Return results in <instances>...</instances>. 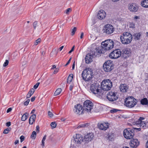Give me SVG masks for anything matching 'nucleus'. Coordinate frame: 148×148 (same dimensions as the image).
Wrapping results in <instances>:
<instances>
[{
    "label": "nucleus",
    "mask_w": 148,
    "mask_h": 148,
    "mask_svg": "<svg viewBox=\"0 0 148 148\" xmlns=\"http://www.w3.org/2000/svg\"><path fill=\"white\" fill-rule=\"evenodd\" d=\"M73 110L75 113L79 115L82 114L83 111L84 112L83 110L82 106L79 104L75 106Z\"/></svg>",
    "instance_id": "9b49d317"
},
{
    "label": "nucleus",
    "mask_w": 148,
    "mask_h": 148,
    "mask_svg": "<svg viewBox=\"0 0 148 148\" xmlns=\"http://www.w3.org/2000/svg\"><path fill=\"white\" fill-rule=\"evenodd\" d=\"M76 30L77 28L76 27H74L72 30L71 34V35L73 36L75 32L76 31Z\"/></svg>",
    "instance_id": "a19ab883"
},
{
    "label": "nucleus",
    "mask_w": 148,
    "mask_h": 148,
    "mask_svg": "<svg viewBox=\"0 0 148 148\" xmlns=\"http://www.w3.org/2000/svg\"><path fill=\"white\" fill-rule=\"evenodd\" d=\"M83 138L82 137L81 135L77 134L73 141H74L77 144H80L83 141Z\"/></svg>",
    "instance_id": "2eb2a0df"
},
{
    "label": "nucleus",
    "mask_w": 148,
    "mask_h": 148,
    "mask_svg": "<svg viewBox=\"0 0 148 148\" xmlns=\"http://www.w3.org/2000/svg\"><path fill=\"white\" fill-rule=\"evenodd\" d=\"M36 118V115L35 114L32 115L29 119V123L30 124L32 125L35 121Z\"/></svg>",
    "instance_id": "b1692460"
},
{
    "label": "nucleus",
    "mask_w": 148,
    "mask_h": 148,
    "mask_svg": "<svg viewBox=\"0 0 148 148\" xmlns=\"http://www.w3.org/2000/svg\"><path fill=\"white\" fill-rule=\"evenodd\" d=\"M129 9L131 12H136L137 11L138 7L135 3H132L130 4Z\"/></svg>",
    "instance_id": "a211bd4d"
},
{
    "label": "nucleus",
    "mask_w": 148,
    "mask_h": 148,
    "mask_svg": "<svg viewBox=\"0 0 148 148\" xmlns=\"http://www.w3.org/2000/svg\"><path fill=\"white\" fill-rule=\"evenodd\" d=\"M41 41V39L40 38H39L37 40H36L34 42V45H36L38 44Z\"/></svg>",
    "instance_id": "58836bf2"
},
{
    "label": "nucleus",
    "mask_w": 148,
    "mask_h": 148,
    "mask_svg": "<svg viewBox=\"0 0 148 148\" xmlns=\"http://www.w3.org/2000/svg\"><path fill=\"white\" fill-rule=\"evenodd\" d=\"M129 27L130 28H134L135 27V23L133 22L129 23Z\"/></svg>",
    "instance_id": "c9c22d12"
},
{
    "label": "nucleus",
    "mask_w": 148,
    "mask_h": 148,
    "mask_svg": "<svg viewBox=\"0 0 148 148\" xmlns=\"http://www.w3.org/2000/svg\"><path fill=\"white\" fill-rule=\"evenodd\" d=\"M114 29L113 26L109 24L105 25L103 29V33L109 35L111 34L114 31Z\"/></svg>",
    "instance_id": "1a4fd4ad"
},
{
    "label": "nucleus",
    "mask_w": 148,
    "mask_h": 148,
    "mask_svg": "<svg viewBox=\"0 0 148 148\" xmlns=\"http://www.w3.org/2000/svg\"><path fill=\"white\" fill-rule=\"evenodd\" d=\"M71 59V58H70V59L68 61L67 63L65 65H64L65 66H66L68 65L69 64V63L70 62Z\"/></svg>",
    "instance_id": "3c124183"
},
{
    "label": "nucleus",
    "mask_w": 148,
    "mask_h": 148,
    "mask_svg": "<svg viewBox=\"0 0 148 148\" xmlns=\"http://www.w3.org/2000/svg\"><path fill=\"white\" fill-rule=\"evenodd\" d=\"M141 4L143 7L148 8V0H143L141 2Z\"/></svg>",
    "instance_id": "a878e982"
},
{
    "label": "nucleus",
    "mask_w": 148,
    "mask_h": 148,
    "mask_svg": "<svg viewBox=\"0 0 148 148\" xmlns=\"http://www.w3.org/2000/svg\"><path fill=\"white\" fill-rule=\"evenodd\" d=\"M106 13L103 10L99 11L97 14V17L99 19L101 20L105 18L106 16Z\"/></svg>",
    "instance_id": "f3484780"
},
{
    "label": "nucleus",
    "mask_w": 148,
    "mask_h": 148,
    "mask_svg": "<svg viewBox=\"0 0 148 148\" xmlns=\"http://www.w3.org/2000/svg\"><path fill=\"white\" fill-rule=\"evenodd\" d=\"M48 114L49 116L50 117H52L53 116V114L50 111H48Z\"/></svg>",
    "instance_id": "8fccbe9b"
},
{
    "label": "nucleus",
    "mask_w": 148,
    "mask_h": 148,
    "mask_svg": "<svg viewBox=\"0 0 148 148\" xmlns=\"http://www.w3.org/2000/svg\"><path fill=\"white\" fill-rule=\"evenodd\" d=\"M102 51L101 49H99V48H96L95 50L91 52L92 57L94 58L95 57H99L100 54L102 53Z\"/></svg>",
    "instance_id": "4468645a"
},
{
    "label": "nucleus",
    "mask_w": 148,
    "mask_h": 148,
    "mask_svg": "<svg viewBox=\"0 0 148 148\" xmlns=\"http://www.w3.org/2000/svg\"><path fill=\"white\" fill-rule=\"evenodd\" d=\"M116 95L114 92H110L107 94V98L110 101H115L118 99Z\"/></svg>",
    "instance_id": "f8f14e48"
},
{
    "label": "nucleus",
    "mask_w": 148,
    "mask_h": 148,
    "mask_svg": "<svg viewBox=\"0 0 148 148\" xmlns=\"http://www.w3.org/2000/svg\"><path fill=\"white\" fill-rule=\"evenodd\" d=\"M144 119V118L143 117H140L139 119L135 122L134 124L136 125L138 127H140L142 120Z\"/></svg>",
    "instance_id": "bb28decb"
},
{
    "label": "nucleus",
    "mask_w": 148,
    "mask_h": 148,
    "mask_svg": "<svg viewBox=\"0 0 148 148\" xmlns=\"http://www.w3.org/2000/svg\"><path fill=\"white\" fill-rule=\"evenodd\" d=\"M58 70H59V69H56V70H55L54 71V74H56V73L58 71Z\"/></svg>",
    "instance_id": "0e129e2a"
},
{
    "label": "nucleus",
    "mask_w": 148,
    "mask_h": 148,
    "mask_svg": "<svg viewBox=\"0 0 148 148\" xmlns=\"http://www.w3.org/2000/svg\"><path fill=\"white\" fill-rule=\"evenodd\" d=\"M18 143H19V140H16L15 141V142H14V143L15 145H16Z\"/></svg>",
    "instance_id": "774afa93"
},
{
    "label": "nucleus",
    "mask_w": 148,
    "mask_h": 148,
    "mask_svg": "<svg viewBox=\"0 0 148 148\" xmlns=\"http://www.w3.org/2000/svg\"><path fill=\"white\" fill-rule=\"evenodd\" d=\"M36 132L35 131H33L31 136V138L32 139H35L36 137Z\"/></svg>",
    "instance_id": "e433bc0d"
},
{
    "label": "nucleus",
    "mask_w": 148,
    "mask_h": 148,
    "mask_svg": "<svg viewBox=\"0 0 148 148\" xmlns=\"http://www.w3.org/2000/svg\"><path fill=\"white\" fill-rule=\"evenodd\" d=\"M74 47H75L74 46L73 47L71 50L70 51H69V53H71L72 51H74Z\"/></svg>",
    "instance_id": "864d4df0"
},
{
    "label": "nucleus",
    "mask_w": 148,
    "mask_h": 148,
    "mask_svg": "<svg viewBox=\"0 0 148 148\" xmlns=\"http://www.w3.org/2000/svg\"><path fill=\"white\" fill-rule=\"evenodd\" d=\"M89 125V124L88 123L83 124L79 125L77 128H79L82 127H88Z\"/></svg>",
    "instance_id": "7c9ffc66"
},
{
    "label": "nucleus",
    "mask_w": 148,
    "mask_h": 148,
    "mask_svg": "<svg viewBox=\"0 0 148 148\" xmlns=\"http://www.w3.org/2000/svg\"><path fill=\"white\" fill-rule=\"evenodd\" d=\"M142 105H147L148 104V101L146 98H144L142 99L140 101Z\"/></svg>",
    "instance_id": "c85d7f7f"
},
{
    "label": "nucleus",
    "mask_w": 148,
    "mask_h": 148,
    "mask_svg": "<svg viewBox=\"0 0 148 148\" xmlns=\"http://www.w3.org/2000/svg\"><path fill=\"white\" fill-rule=\"evenodd\" d=\"M133 128L134 129V130H137L138 131H140L141 130V128H135V127H133Z\"/></svg>",
    "instance_id": "bf43d9fd"
},
{
    "label": "nucleus",
    "mask_w": 148,
    "mask_h": 148,
    "mask_svg": "<svg viewBox=\"0 0 148 148\" xmlns=\"http://www.w3.org/2000/svg\"><path fill=\"white\" fill-rule=\"evenodd\" d=\"M94 136L93 134L92 133H88L84 136V140L86 141H90L93 139Z\"/></svg>",
    "instance_id": "aec40b11"
},
{
    "label": "nucleus",
    "mask_w": 148,
    "mask_h": 148,
    "mask_svg": "<svg viewBox=\"0 0 148 148\" xmlns=\"http://www.w3.org/2000/svg\"><path fill=\"white\" fill-rule=\"evenodd\" d=\"M62 89L61 88H58L57 89L56 91L54 93V95L55 96H57L58 95H59L61 92Z\"/></svg>",
    "instance_id": "2f4dec72"
},
{
    "label": "nucleus",
    "mask_w": 148,
    "mask_h": 148,
    "mask_svg": "<svg viewBox=\"0 0 148 148\" xmlns=\"http://www.w3.org/2000/svg\"><path fill=\"white\" fill-rule=\"evenodd\" d=\"M120 38L121 43L124 45L130 44L132 39V36L128 32H124L120 36Z\"/></svg>",
    "instance_id": "f257e3e1"
},
{
    "label": "nucleus",
    "mask_w": 148,
    "mask_h": 148,
    "mask_svg": "<svg viewBox=\"0 0 148 148\" xmlns=\"http://www.w3.org/2000/svg\"><path fill=\"white\" fill-rule=\"evenodd\" d=\"M71 9L70 8H68L66 10V14H69V12L70 11H71Z\"/></svg>",
    "instance_id": "5fc2aeb1"
},
{
    "label": "nucleus",
    "mask_w": 148,
    "mask_h": 148,
    "mask_svg": "<svg viewBox=\"0 0 148 148\" xmlns=\"http://www.w3.org/2000/svg\"><path fill=\"white\" fill-rule=\"evenodd\" d=\"M103 69L106 72L111 71L114 69V65L112 62L110 60L106 61L103 65Z\"/></svg>",
    "instance_id": "6e6552de"
},
{
    "label": "nucleus",
    "mask_w": 148,
    "mask_h": 148,
    "mask_svg": "<svg viewBox=\"0 0 148 148\" xmlns=\"http://www.w3.org/2000/svg\"><path fill=\"white\" fill-rule=\"evenodd\" d=\"M31 96L28 93L26 95V97L27 98H28L30 97Z\"/></svg>",
    "instance_id": "052dcab7"
},
{
    "label": "nucleus",
    "mask_w": 148,
    "mask_h": 148,
    "mask_svg": "<svg viewBox=\"0 0 148 148\" xmlns=\"http://www.w3.org/2000/svg\"><path fill=\"white\" fill-rule=\"evenodd\" d=\"M93 103L90 100H86L84 103L83 110L84 112H90L93 108Z\"/></svg>",
    "instance_id": "423d86ee"
},
{
    "label": "nucleus",
    "mask_w": 148,
    "mask_h": 148,
    "mask_svg": "<svg viewBox=\"0 0 148 148\" xmlns=\"http://www.w3.org/2000/svg\"><path fill=\"white\" fill-rule=\"evenodd\" d=\"M90 90L97 96L102 97L103 95L104 92L102 91L101 89H99L98 87L94 84L91 85Z\"/></svg>",
    "instance_id": "39448f33"
},
{
    "label": "nucleus",
    "mask_w": 148,
    "mask_h": 148,
    "mask_svg": "<svg viewBox=\"0 0 148 148\" xmlns=\"http://www.w3.org/2000/svg\"><path fill=\"white\" fill-rule=\"evenodd\" d=\"M50 125L53 128H55L56 126V125L55 122H52L50 124Z\"/></svg>",
    "instance_id": "79ce46f5"
},
{
    "label": "nucleus",
    "mask_w": 148,
    "mask_h": 148,
    "mask_svg": "<svg viewBox=\"0 0 148 148\" xmlns=\"http://www.w3.org/2000/svg\"><path fill=\"white\" fill-rule=\"evenodd\" d=\"M101 45L103 49L106 50H109L113 48L114 42L112 40L108 39L102 42Z\"/></svg>",
    "instance_id": "f03ea898"
},
{
    "label": "nucleus",
    "mask_w": 148,
    "mask_h": 148,
    "mask_svg": "<svg viewBox=\"0 0 148 148\" xmlns=\"http://www.w3.org/2000/svg\"><path fill=\"white\" fill-rule=\"evenodd\" d=\"M118 110L115 109H113L112 110H111L110 111V112L111 113H113L115 112H117L118 111Z\"/></svg>",
    "instance_id": "37998d69"
},
{
    "label": "nucleus",
    "mask_w": 148,
    "mask_h": 148,
    "mask_svg": "<svg viewBox=\"0 0 148 148\" xmlns=\"http://www.w3.org/2000/svg\"><path fill=\"white\" fill-rule=\"evenodd\" d=\"M120 91L123 92H127L128 89V86L125 84H121L119 86Z\"/></svg>",
    "instance_id": "6ab92c4d"
},
{
    "label": "nucleus",
    "mask_w": 148,
    "mask_h": 148,
    "mask_svg": "<svg viewBox=\"0 0 148 148\" xmlns=\"http://www.w3.org/2000/svg\"><path fill=\"white\" fill-rule=\"evenodd\" d=\"M139 142L137 139H133L131 140L130 145L131 147L136 148L139 145Z\"/></svg>",
    "instance_id": "dca6fc26"
},
{
    "label": "nucleus",
    "mask_w": 148,
    "mask_h": 148,
    "mask_svg": "<svg viewBox=\"0 0 148 148\" xmlns=\"http://www.w3.org/2000/svg\"><path fill=\"white\" fill-rule=\"evenodd\" d=\"M35 97H32L31 99V101L32 102L34 101L35 100Z\"/></svg>",
    "instance_id": "13d9d810"
},
{
    "label": "nucleus",
    "mask_w": 148,
    "mask_h": 148,
    "mask_svg": "<svg viewBox=\"0 0 148 148\" xmlns=\"http://www.w3.org/2000/svg\"><path fill=\"white\" fill-rule=\"evenodd\" d=\"M30 101V100L29 99H27L26 101H25L24 103V105L25 106H27L28 105L29 102Z\"/></svg>",
    "instance_id": "de8ad7c7"
},
{
    "label": "nucleus",
    "mask_w": 148,
    "mask_h": 148,
    "mask_svg": "<svg viewBox=\"0 0 148 148\" xmlns=\"http://www.w3.org/2000/svg\"><path fill=\"white\" fill-rule=\"evenodd\" d=\"M37 25V21H35L33 23V26L34 29H36Z\"/></svg>",
    "instance_id": "09e8293b"
},
{
    "label": "nucleus",
    "mask_w": 148,
    "mask_h": 148,
    "mask_svg": "<svg viewBox=\"0 0 148 148\" xmlns=\"http://www.w3.org/2000/svg\"><path fill=\"white\" fill-rule=\"evenodd\" d=\"M36 131L37 132L38 131V132L39 131V127L38 126H37L36 127Z\"/></svg>",
    "instance_id": "338daca9"
},
{
    "label": "nucleus",
    "mask_w": 148,
    "mask_h": 148,
    "mask_svg": "<svg viewBox=\"0 0 148 148\" xmlns=\"http://www.w3.org/2000/svg\"><path fill=\"white\" fill-rule=\"evenodd\" d=\"M46 136H47L46 135H45V136L43 137L42 140L45 141L46 139Z\"/></svg>",
    "instance_id": "69168bd1"
},
{
    "label": "nucleus",
    "mask_w": 148,
    "mask_h": 148,
    "mask_svg": "<svg viewBox=\"0 0 148 148\" xmlns=\"http://www.w3.org/2000/svg\"><path fill=\"white\" fill-rule=\"evenodd\" d=\"M137 102V100L133 97H128L125 101V105L127 107L130 108L134 107Z\"/></svg>",
    "instance_id": "7ed1b4c3"
},
{
    "label": "nucleus",
    "mask_w": 148,
    "mask_h": 148,
    "mask_svg": "<svg viewBox=\"0 0 148 148\" xmlns=\"http://www.w3.org/2000/svg\"><path fill=\"white\" fill-rule=\"evenodd\" d=\"M84 74L91 75L92 76L93 75L92 70L89 68H87L83 71L82 75H83Z\"/></svg>",
    "instance_id": "412c9836"
},
{
    "label": "nucleus",
    "mask_w": 148,
    "mask_h": 148,
    "mask_svg": "<svg viewBox=\"0 0 148 148\" xmlns=\"http://www.w3.org/2000/svg\"><path fill=\"white\" fill-rule=\"evenodd\" d=\"M114 138V135L112 134H108V139L112 141Z\"/></svg>",
    "instance_id": "f704fd0d"
},
{
    "label": "nucleus",
    "mask_w": 148,
    "mask_h": 148,
    "mask_svg": "<svg viewBox=\"0 0 148 148\" xmlns=\"http://www.w3.org/2000/svg\"><path fill=\"white\" fill-rule=\"evenodd\" d=\"M12 110V108H9L7 110V112L9 113V112H11Z\"/></svg>",
    "instance_id": "4d7b16f0"
},
{
    "label": "nucleus",
    "mask_w": 148,
    "mask_h": 148,
    "mask_svg": "<svg viewBox=\"0 0 148 148\" xmlns=\"http://www.w3.org/2000/svg\"><path fill=\"white\" fill-rule=\"evenodd\" d=\"M29 116V114L27 113L24 114L22 116L21 120L22 121H25Z\"/></svg>",
    "instance_id": "cd10ccee"
},
{
    "label": "nucleus",
    "mask_w": 148,
    "mask_h": 148,
    "mask_svg": "<svg viewBox=\"0 0 148 148\" xmlns=\"http://www.w3.org/2000/svg\"><path fill=\"white\" fill-rule=\"evenodd\" d=\"M123 136L127 139H132L134 136V130L130 128L125 129L123 131Z\"/></svg>",
    "instance_id": "0eeeda50"
},
{
    "label": "nucleus",
    "mask_w": 148,
    "mask_h": 148,
    "mask_svg": "<svg viewBox=\"0 0 148 148\" xmlns=\"http://www.w3.org/2000/svg\"><path fill=\"white\" fill-rule=\"evenodd\" d=\"M121 53V52L119 49H116L110 53L109 57L111 58L116 59L120 56Z\"/></svg>",
    "instance_id": "9d476101"
},
{
    "label": "nucleus",
    "mask_w": 148,
    "mask_h": 148,
    "mask_svg": "<svg viewBox=\"0 0 148 148\" xmlns=\"http://www.w3.org/2000/svg\"><path fill=\"white\" fill-rule=\"evenodd\" d=\"M11 125V123L10 121L6 123V126L8 127H9Z\"/></svg>",
    "instance_id": "603ef678"
},
{
    "label": "nucleus",
    "mask_w": 148,
    "mask_h": 148,
    "mask_svg": "<svg viewBox=\"0 0 148 148\" xmlns=\"http://www.w3.org/2000/svg\"><path fill=\"white\" fill-rule=\"evenodd\" d=\"M85 60L86 63H90L92 61L91 55L89 54H87L85 58Z\"/></svg>",
    "instance_id": "5701e85b"
},
{
    "label": "nucleus",
    "mask_w": 148,
    "mask_h": 148,
    "mask_svg": "<svg viewBox=\"0 0 148 148\" xmlns=\"http://www.w3.org/2000/svg\"><path fill=\"white\" fill-rule=\"evenodd\" d=\"M109 124L108 123H98L97 125L98 128L101 130H106L109 127Z\"/></svg>",
    "instance_id": "ddd939ff"
},
{
    "label": "nucleus",
    "mask_w": 148,
    "mask_h": 148,
    "mask_svg": "<svg viewBox=\"0 0 148 148\" xmlns=\"http://www.w3.org/2000/svg\"><path fill=\"white\" fill-rule=\"evenodd\" d=\"M83 79L87 81H88L91 79L93 76L92 75H87L86 74H84L83 75H82Z\"/></svg>",
    "instance_id": "4be33fe9"
},
{
    "label": "nucleus",
    "mask_w": 148,
    "mask_h": 148,
    "mask_svg": "<svg viewBox=\"0 0 148 148\" xmlns=\"http://www.w3.org/2000/svg\"><path fill=\"white\" fill-rule=\"evenodd\" d=\"M122 53L123 55L126 56L129 54L130 53V52L129 49L125 48L123 49L122 50Z\"/></svg>",
    "instance_id": "393cba45"
},
{
    "label": "nucleus",
    "mask_w": 148,
    "mask_h": 148,
    "mask_svg": "<svg viewBox=\"0 0 148 148\" xmlns=\"http://www.w3.org/2000/svg\"><path fill=\"white\" fill-rule=\"evenodd\" d=\"M35 92V90L33 88H32L29 91V92L28 93L29 94L31 95L32 96L33 94H34V92Z\"/></svg>",
    "instance_id": "ea45409f"
},
{
    "label": "nucleus",
    "mask_w": 148,
    "mask_h": 148,
    "mask_svg": "<svg viewBox=\"0 0 148 148\" xmlns=\"http://www.w3.org/2000/svg\"><path fill=\"white\" fill-rule=\"evenodd\" d=\"M101 86L103 90L108 91L112 87V83L109 79L104 80L101 83Z\"/></svg>",
    "instance_id": "20e7f679"
},
{
    "label": "nucleus",
    "mask_w": 148,
    "mask_h": 148,
    "mask_svg": "<svg viewBox=\"0 0 148 148\" xmlns=\"http://www.w3.org/2000/svg\"><path fill=\"white\" fill-rule=\"evenodd\" d=\"M9 63V61L8 60H6L4 63L3 64V66H6L8 65Z\"/></svg>",
    "instance_id": "c03bdc74"
},
{
    "label": "nucleus",
    "mask_w": 148,
    "mask_h": 148,
    "mask_svg": "<svg viewBox=\"0 0 148 148\" xmlns=\"http://www.w3.org/2000/svg\"><path fill=\"white\" fill-rule=\"evenodd\" d=\"M73 75L72 74H70L68 77L67 82L68 83H70L72 81L73 78Z\"/></svg>",
    "instance_id": "c756f323"
},
{
    "label": "nucleus",
    "mask_w": 148,
    "mask_h": 148,
    "mask_svg": "<svg viewBox=\"0 0 148 148\" xmlns=\"http://www.w3.org/2000/svg\"><path fill=\"white\" fill-rule=\"evenodd\" d=\"M141 36V35L139 33L135 34L134 35V36L135 37V38L137 40L139 39Z\"/></svg>",
    "instance_id": "473e14b6"
},
{
    "label": "nucleus",
    "mask_w": 148,
    "mask_h": 148,
    "mask_svg": "<svg viewBox=\"0 0 148 148\" xmlns=\"http://www.w3.org/2000/svg\"><path fill=\"white\" fill-rule=\"evenodd\" d=\"M140 127H142L144 129H145L147 127L146 126V124L143 121H142L141 123L140 124Z\"/></svg>",
    "instance_id": "72a5a7b5"
},
{
    "label": "nucleus",
    "mask_w": 148,
    "mask_h": 148,
    "mask_svg": "<svg viewBox=\"0 0 148 148\" xmlns=\"http://www.w3.org/2000/svg\"><path fill=\"white\" fill-rule=\"evenodd\" d=\"M10 128H8L7 129H5L3 132V133L5 134H7L8 133L9 131L10 130Z\"/></svg>",
    "instance_id": "4c0bfd02"
},
{
    "label": "nucleus",
    "mask_w": 148,
    "mask_h": 148,
    "mask_svg": "<svg viewBox=\"0 0 148 148\" xmlns=\"http://www.w3.org/2000/svg\"><path fill=\"white\" fill-rule=\"evenodd\" d=\"M45 141L44 140H42V144L41 145L42 146V147L43 148L45 146Z\"/></svg>",
    "instance_id": "6e6d98bb"
},
{
    "label": "nucleus",
    "mask_w": 148,
    "mask_h": 148,
    "mask_svg": "<svg viewBox=\"0 0 148 148\" xmlns=\"http://www.w3.org/2000/svg\"><path fill=\"white\" fill-rule=\"evenodd\" d=\"M40 84L39 82H37L35 85L34 86V88L35 89H36L39 86Z\"/></svg>",
    "instance_id": "a18cd8bd"
},
{
    "label": "nucleus",
    "mask_w": 148,
    "mask_h": 148,
    "mask_svg": "<svg viewBox=\"0 0 148 148\" xmlns=\"http://www.w3.org/2000/svg\"><path fill=\"white\" fill-rule=\"evenodd\" d=\"M25 137L23 136H20V139L21 140L20 141L22 143L24 140Z\"/></svg>",
    "instance_id": "49530a36"
},
{
    "label": "nucleus",
    "mask_w": 148,
    "mask_h": 148,
    "mask_svg": "<svg viewBox=\"0 0 148 148\" xmlns=\"http://www.w3.org/2000/svg\"><path fill=\"white\" fill-rule=\"evenodd\" d=\"M73 86L72 85H71L70 86L69 89L70 90H71V91L73 89Z\"/></svg>",
    "instance_id": "e2e57ef3"
},
{
    "label": "nucleus",
    "mask_w": 148,
    "mask_h": 148,
    "mask_svg": "<svg viewBox=\"0 0 148 148\" xmlns=\"http://www.w3.org/2000/svg\"><path fill=\"white\" fill-rule=\"evenodd\" d=\"M84 36V33L83 32H82L81 34V36L80 38L81 39H82L83 38V36Z\"/></svg>",
    "instance_id": "680f3d73"
}]
</instances>
